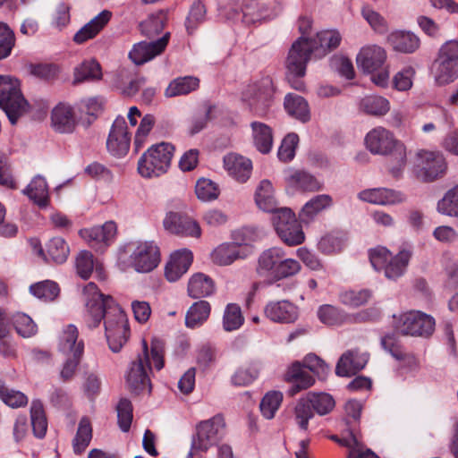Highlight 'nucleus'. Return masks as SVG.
Here are the masks:
<instances>
[{
    "label": "nucleus",
    "mask_w": 458,
    "mask_h": 458,
    "mask_svg": "<svg viewBox=\"0 0 458 458\" xmlns=\"http://www.w3.org/2000/svg\"><path fill=\"white\" fill-rule=\"evenodd\" d=\"M272 223L280 239L289 246L302 243L305 239L301 224L290 208H281L272 216Z\"/></svg>",
    "instance_id": "nucleus-13"
},
{
    "label": "nucleus",
    "mask_w": 458,
    "mask_h": 458,
    "mask_svg": "<svg viewBox=\"0 0 458 458\" xmlns=\"http://www.w3.org/2000/svg\"><path fill=\"white\" fill-rule=\"evenodd\" d=\"M30 291L34 296L45 301H53L59 294V287L53 281H43L32 284Z\"/></svg>",
    "instance_id": "nucleus-55"
},
{
    "label": "nucleus",
    "mask_w": 458,
    "mask_h": 458,
    "mask_svg": "<svg viewBox=\"0 0 458 458\" xmlns=\"http://www.w3.org/2000/svg\"><path fill=\"white\" fill-rule=\"evenodd\" d=\"M299 142V137L296 133L287 134L278 149V158L284 162L291 161L295 156V149Z\"/></svg>",
    "instance_id": "nucleus-64"
},
{
    "label": "nucleus",
    "mask_w": 458,
    "mask_h": 458,
    "mask_svg": "<svg viewBox=\"0 0 458 458\" xmlns=\"http://www.w3.org/2000/svg\"><path fill=\"white\" fill-rule=\"evenodd\" d=\"M333 203L332 197L328 194H320L310 199L301 208L300 218L302 222L309 223L320 211L329 208Z\"/></svg>",
    "instance_id": "nucleus-36"
},
{
    "label": "nucleus",
    "mask_w": 458,
    "mask_h": 458,
    "mask_svg": "<svg viewBox=\"0 0 458 458\" xmlns=\"http://www.w3.org/2000/svg\"><path fill=\"white\" fill-rule=\"evenodd\" d=\"M282 10V0H242V13L246 22L271 20Z\"/></svg>",
    "instance_id": "nucleus-15"
},
{
    "label": "nucleus",
    "mask_w": 458,
    "mask_h": 458,
    "mask_svg": "<svg viewBox=\"0 0 458 458\" xmlns=\"http://www.w3.org/2000/svg\"><path fill=\"white\" fill-rule=\"evenodd\" d=\"M46 248L48 258L56 264L64 263L70 253L68 244L61 237H54L49 240Z\"/></svg>",
    "instance_id": "nucleus-49"
},
{
    "label": "nucleus",
    "mask_w": 458,
    "mask_h": 458,
    "mask_svg": "<svg viewBox=\"0 0 458 458\" xmlns=\"http://www.w3.org/2000/svg\"><path fill=\"white\" fill-rule=\"evenodd\" d=\"M264 312L267 318L276 323H293L298 318L297 307L285 300L269 301Z\"/></svg>",
    "instance_id": "nucleus-26"
},
{
    "label": "nucleus",
    "mask_w": 458,
    "mask_h": 458,
    "mask_svg": "<svg viewBox=\"0 0 458 458\" xmlns=\"http://www.w3.org/2000/svg\"><path fill=\"white\" fill-rule=\"evenodd\" d=\"M118 262L123 267H132L139 273H148L160 262V251L152 241H136L120 249Z\"/></svg>",
    "instance_id": "nucleus-6"
},
{
    "label": "nucleus",
    "mask_w": 458,
    "mask_h": 458,
    "mask_svg": "<svg viewBox=\"0 0 458 458\" xmlns=\"http://www.w3.org/2000/svg\"><path fill=\"white\" fill-rule=\"evenodd\" d=\"M174 147L166 142L151 146L138 161V172L144 178L158 177L170 167Z\"/></svg>",
    "instance_id": "nucleus-9"
},
{
    "label": "nucleus",
    "mask_w": 458,
    "mask_h": 458,
    "mask_svg": "<svg viewBox=\"0 0 458 458\" xmlns=\"http://www.w3.org/2000/svg\"><path fill=\"white\" fill-rule=\"evenodd\" d=\"M16 332L22 337H30L37 333V325L25 313H17L13 318Z\"/></svg>",
    "instance_id": "nucleus-59"
},
{
    "label": "nucleus",
    "mask_w": 458,
    "mask_h": 458,
    "mask_svg": "<svg viewBox=\"0 0 458 458\" xmlns=\"http://www.w3.org/2000/svg\"><path fill=\"white\" fill-rule=\"evenodd\" d=\"M192 260V252L188 249L178 250L172 253L165 269L166 279L170 282L177 281L188 271Z\"/></svg>",
    "instance_id": "nucleus-22"
},
{
    "label": "nucleus",
    "mask_w": 458,
    "mask_h": 458,
    "mask_svg": "<svg viewBox=\"0 0 458 458\" xmlns=\"http://www.w3.org/2000/svg\"><path fill=\"white\" fill-rule=\"evenodd\" d=\"M199 86V80L194 76L179 77L173 80L165 89L167 98L186 95L196 90Z\"/></svg>",
    "instance_id": "nucleus-41"
},
{
    "label": "nucleus",
    "mask_w": 458,
    "mask_h": 458,
    "mask_svg": "<svg viewBox=\"0 0 458 458\" xmlns=\"http://www.w3.org/2000/svg\"><path fill=\"white\" fill-rule=\"evenodd\" d=\"M365 145L374 155L390 156V172L395 177L400 175L406 165V148L393 132L382 126L376 127L367 133Z\"/></svg>",
    "instance_id": "nucleus-4"
},
{
    "label": "nucleus",
    "mask_w": 458,
    "mask_h": 458,
    "mask_svg": "<svg viewBox=\"0 0 458 458\" xmlns=\"http://www.w3.org/2000/svg\"><path fill=\"white\" fill-rule=\"evenodd\" d=\"M387 40L395 51L401 53H413L420 47V38L410 31H394L388 35Z\"/></svg>",
    "instance_id": "nucleus-34"
},
{
    "label": "nucleus",
    "mask_w": 458,
    "mask_h": 458,
    "mask_svg": "<svg viewBox=\"0 0 458 458\" xmlns=\"http://www.w3.org/2000/svg\"><path fill=\"white\" fill-rule=\"evenodd\" d=\"M92 438V428L90 421L87 417L81 418L80 420L76 435L72 440L73 451L77 454H81L89 446Z\"/></svg>",
    "instance_id": "nucleus-47"
},
{
    "label": "nucleus",
    "mask_w": 458,
    "mask_h": 458,
    "mask_svg": "<svg viewBox=\"0 0 458 458\" xmlns=\"http://www.w3.org/2000/svg\"><path fill=\"white\" fill-rule=\"evenodd\" d=\"M394 329L403 335L428 337L435 331L433 317L421 311H410L394 316Z\"/></svg>",
    "instance_id": "nucleus-12"
},
{
    "label": "nucleus",
    "mask_w": 458,
    "mask_h": 458,
    "mask_svg": "<svg viewBox=\"0 0 458 458\" xmlns=\"http://www.w3.org/2000/svg\"><path fill=\"white\" fill-rule=\"evenodd\" d=\"M283 401V394L279 391H270L267 393L262 398L259 409L263 417L267 420H271L281 405Z\"/></svg>",
    "instance_id": "nucleus-51"
},
{
    "label": "nucleus",
    "mask_w": 458,
    "mask_h": 458,
    "mask_svg": "<svg viewBox=\"0 0 458 458\" xmlns=\"http://www.w3.org/2000/svg\"><path fill=\"white\" fill-rule=\"evenodd\" d=\"M382 347L394 359L401 360L409 369H415L419 366L418 360L411 353H406L398 344L394 335H386L381 339Z\"/></svg>",
    "instance_id": "nucleus-33"
},
{
    "label": "nucleus",
    "mask_w": 458,
    "mask_h": 458,
    "mask_svg": "<svg viewBox=\"0 0 458 458\" xmlns=\"http://www.w3.org/2000/svg\"><path fill=\"white\" fill-rule=\"evenodd\" d=\"M310 372L319 377H325L328 372V367L324 360L313 353L304 358L303 365L295 362L288 369L285 378L292 383L288 390L289 395L293 396L314 385L315 379Z\"/></svg>",
    "instance_id": "nucleus-7"
},
{
    "label": "nucleus",
    "mask_w": 458,
    "mask_h": 458,
    "mask_svg": "<svg viewBox=\"0 0 458 458\" xmlns=\"http://www.w3.org/2000/svg\"><path fill=\"white\" fill-rule=\"evenodd\" d=\"M437 210L443 215L458 216V184L450 189L438 201Z\"/></svg>",
    "instance_id": "nucleus-53"
},
{
    "label": "nucleus",
    "mask_w": 458,
    "mask_h": 458,
    "mask_svg": "<svg viewBox=\"0 0 458 458\" xmlns=\"http://www.w3.org/2000/svg\"><path fill=\"white\" fill-rule=\"evenodd\" d=\"M215 291L213 280L202 274L193 275L188 284V293L191 298L198 299L208 296Z\"/></svg>",
    "instance_id": "nucleus-39"
},
{
    "label": "nucleus",
    "mask_w": 458,
    "mask_h": 458,
    "mask_svg": "<svg viewBox=\"0 0 458 458\" xmlns=\"http://www.w3.org/2000/svg\"><path fill=\"white\" fill-rule=\"evenodd\" d=\"M255 202L259 209L272 213V216L280 209L275 196L274 188L268 180H262L255 192Z\"/></svg>",
    "instance_id": "nucleus-31"
},
{
    "label": "nucleus",
    "mask_w": 458,
    "mask_h": 458,
    "mask_svg": "<svg viewBox=\"0 0 458 458\" xmlns=\"http://www.w3.org/2000/svg\"><path fill=\"white\" fill-rule=\"evenodd\" d=\"M319 320L329 326L339 325L345 321V314L338 308L332 305H322L318 310Z\"/></svg>",
    "instance_id": "nucleus-57"
},
{
    "label": "nucleus",
    "mask_w": 458,
    "mask_h": 458,
    "mask_svg": "<svg viewBox=\"0 0 458 458\" xmlns=\"http://www.w3.org/2000/svg\"><path fill=\"white\" fill-rule=\"evenodd\" d=\"M244 322L242 310L235 303L226 305L223 315V328L226 332H232L239 329Z\"/></svg>",
    "instance_id": "nucleus-50"
},
{
    "label": "nucleus",
    "mask_w": 458,
    "mask_h": 458,
    "mask_svg": "<svg viewBox=\"0 0 458 458\" xmlns=\"http://www.w3.org/2000/svg\"><path fill=\"white\" fill-rule=\"evenodd\" d=\"M0 399L7 406L13 409L25 407L29 403L28 396L20 390L9 387L4 380L0 377Z\"/></svg>",
    "instance_id": "nucleus-45"
},
{
    "label": "nucleus",
    "mask_w": 458,
    "mask_h": 458,
    "mask_svg": "<svg viewBox=\"0 0 458 458\" xmlns=\"http://www.w3.org/2000/svg\"><path fill=\"white\" fill-rule=\"evenodd\" d=\"M273 83L270 78L248 85L242 93V102L254 115L265 116L273 101Z\"/></svg>",
    "instance_id": "nucleus-10"
},
{
    "label": "nucleus",
    "mask_w": 458,
    "mask_h": 458,
    "mask_svg": "<svg viewBox=\"0 0 458 458\" xmlns=\"http://www.w3.org/2000/svg\"><path fill=\"white\" fill-rule=\"evenodd\" d=\"M15 45L13 30L4 22L0 21V60L8 57Z\"/></svg>",
    "instance_id": "nucleus-58"
},
{
    "label": "nucleus",
    "mask_w": 458,
    "mask_h": 458,
    "mask_svg": "<svg viewBox=\"0 0 458 458\" xmlns=\"http://www.w3.org/2000/svg\"><path fill=\"white\" fill-rule=\"evenodd\" d=\"M371 298V292L367 289L359 291L350 290L340 294V301L343 304L350 307H359L369 301Z\"/></svg>",
    "instance_id": "nucleus-60"
},
{
    "label": "nucleus",
    "mask_w": 458,
    "mask_h": 458,
    "mask_svg": "<svg viewBox=\"0 0 458 458\" xmlns=\"http://www.w3.org/2000/svg\"><path fill=\"white\" fill-rule=\"evenodd\" d=\"M435 81L439 85L454 81L458 76V41H446L433 64Z\"/></svg>",
    "instance_id": "nucleus-11"
},
{
    "label": "nucleus",
    "mask_w": 458,
    "mask_h": 458,
    "mask_svg": "<svg viewBox=\"0 0 458 458\" xmlns=\"http://www.w3.org/2000/svg\"><path fill=\"white\" fill-rule=\"evenodd\" d=\"M75 267L80 277L82 279L89 278L95 267L92 253L88 250H81L77 255Z\"/></svg>",
    "instance_id": "nucleus-63"
},
{
    "label": "nucleus",
    "mask_w": 458,
    "mask_h": 458,
    "mask_svg": "<svg viewBox=\"0 0 458 458\" xmlns=\"http://www.w3.org/2000/svg\"><path fill=\"white\" fill-rule=\"evenodd\" d=\"M411 257V252L405 249L400 250L394 257H392L383 269L386 277L389 280H396L403 276Z\"/></svg>",
    "instance_id": "nucleus-37"
},
{
    "label": "nucleus",
    "mask_w": 458,
    "mask_h": 458,
    "mask_svg": "<svg viewBox=\"0 0 458 458\" xmlns=\"http://www.w3.org/2000/svg\"><path fill=\"white\" fill-rule=\"evenodd\" d=\"M30 200L41 208H47L49 203V191L47 182L42 175H36L30 182L21 191Z\"/></svg>",
    "instance_id": "nucleus-30"
},
{
    "label": "nucleus",
    "mask_w": 458,
    "mask_h": 458,
    "mask_svg": "<svg viewBox=\"0 0 458 458\" xmlns=\"http://www.w3.org/2000/svg\"><path fill=\"white\" fill-rule=\"evenodd\" d=\"M78 335L77 327L74 325H68L60 337L59 350L66 355L81 357L84 344L82 341H78Z\"/></svg>",
    "instance_id": "nucleus-32"
},
{
    "label": "nucleus",
    "mask_w": 458,
    "mask_h": 458,
    "mask_svg": "<svg viewBox=\"0 0 458 458\" xmlns=\"http://www.w3.org/2000/svg\"><path fill=\"white\" fill-rule=\"evenodd\" d=\"M386 59L384 48L378 46L362 47L357 55V65L366 72H375L381 69Z\"/></svg>",
    "instance_id": "nucleus-23"
},
{
    "label": "nucleus",
    "mask_w": 458,
    "mask_h": 458,
    "mask_svg": "<svg viewBox=\"0 0 458 458\" xmlns=\"http://www.w3.org/2000/svg\"><path fill=\"white\" fill-rule=\"evenodd\" d=\"M252 130L253 142L257 149L267 154L273 146V135L271 128L259 122H253L250 124Z\"/></svg>",
    "instance_id": "nucleus-38"
},
{
    "label": "nucleus",
    "mask_w": 458,
    "mask_h": 458,
    "mask_svg": "<svg viewBox=\"0 0 458 458\" xmlns=\"http://www.w3.org/2000/svg\"><path fill=\"white\" fill-rule=\"evenodd\" d=\"M30 420L33 434L38 438H43L47 429V421L43 403L40 400H32L30 405Z\"/></svg>",
    "instance_id": "nucleus-44"
},
{
    "label": "nucleus",
    "mask_w": 458,
    "mask_h": 458,
    "mask_svg": "<svg viewBox=\"0 0 458 458\" xmlns=\"http://www.w3.org/2000/svg\"><path fill=\"white\" fill-rule=\"evenodd\" d=\"M131 137L127 131V125L123 117H117L111 128L106 147L109 152L115 157H123L130 148Z\"/></svg>",
    "instance_id": "nucleus-18"
},
{
    "label": "nucleus",
    "mask_w": 458,
    "mask_h": 458,
    "mask_svg": "<svg viewBox=\"0 0 458 458\" xmlns=\"http://www.w3.org/2000/svg\"><path fill=\"white\" fill-rule=\"evenodd\" d=\"M225 426L224 418L220 414L198 423L196 433L192 437L191 450L186 458H202L200 454L216 445L222 438ZM217 458H233L231 446L228 445H220Z\"/></svg>",
    "instance_id": "nucleus-5"
},
{
    "label": "nucleus",
    "mask_w": 458,
    "mask_h": 458,
    "mask_svg": "<svg viewBox=\"0 0 458 458\" xmlns=\"http://www.w3.org/2000/svg\"><path fill=\"white\" fill-rule=\"evenodd\" d=\"M369 360L365 352L349 350L342 354L336 367L335 373L340 377H350L361 370Z\"/></svg>",
    "instance_id": "nucleus-24"
},
{
    "label": "nucleus",
    "mask_w": 458,
    "mask_h": 458,
    "mask_svg": "<svg viewBox=\"0 0 458 458\" xmlns=\"http://www.w3.org/2000/svg\"><path fill=\"white\" fill-rule=\"evenodd\" d=\"M163 224L165 230L174 234L192 237H199L200 235V228L198 223L179 213H167Z\"/></svg>",
    "instance_id": "nucleus-21"
},
{
    "label": "nucleus",
    "mask_w": 458,
    "mask_h": 458,
    "mask_svg": "<svg viewBox=\"0 0 458 458\" xmlns=\"http://www.w3.org/2000/svg\"><path fill=\"white\" fill-rule=\"evenodd\" d=\"M0 107L10 123L15 124L30 107L21 90L19 80L10 75H0Z\"/></svg>",
    "instance_id": "nucleus-8"
},
{
    "label": "nucleus",
    "mask_w": 458,
    "mask_h": 458,
    "mask_svg": "<svg viewBox=\"0 0 458 458\" xmlns=\"http://www.w3.org/2000/svg\"><path fill=\"white\" fill-rule=\"evenodd\" d=\"M224 167L234 180L245 182L250 177L252 162L245 157L230 153L224 157Z\"/></svg>",
    "instance_id": "nucleus-25"
},
{
    "label": "nucleus",
    "mask_w": 458,
    "mask_h": 458,
    "mask_svg": "<svg viewBox=\"0 0 458 458\" xmlns=\"http://www.w3.org/2000/svg\"><path fill=\"white\" fill-rule=\"evenodd\" d=\"M252 252L253 248L250 244L226 242L220 244L214 250L212 259L219 266H228L237 259L249 257Z\"/></svg>",
    "instance_id": "nucleus-17"
},
{
    "label": "nucleus",
    "mask_w": 458,
    "mask_h": 458,
    "mask_svg": "<svg viewBox=\"0 0 458 458\" xmlns=\"http://www.w3.org/2000/svg\"><path fill=\"white\" fill-rule=\"evenodd\" d=\"M78 120L74 108L65 103H59L51 112V126L56 132L72 133Z\"/></svg>",
    "instance_id": "nucleus-20"
},
{
    "label": "nucleus",
    "mask_w": 458,
    "mask_h": 458,
    "mask_svg": "<svg viewBox=\"0 0 458 458\" xmlns=\"http://www.w3.org/2000/svg\"><path fill=\"white\" fill-rule=\"evenodd\" d=\"M80 236L96 250L107 246L116 234V225L113 221L106 222L99 226L85 228L80 231Z\"/></svg>",
    "instance_id": "nucleus-19"
},
{
    "label": "nucleus",
    "mask_w": 458,
    "mask_h": 458,
    "mask_svg": "<svg viewBox=\"0 0 458 458\" xmlns=\"http://www.w3.org/2000/svg\"><path fill=\"white\" fill-rule=\"evenodd\" d=\"M345 241L342 233H330L320 239L318 248L324 254L336 253L343 250Z\"/></svg>",
    "instance_id": "nucleus-54"
},
{
    "label": "nucleus",
    "mask_w": 458,
    "mask_h": 458,
    "mask_svg": "<svg viewBox=\"0 0 458 458\" xmlns=\"http://www.w3.org/2000/svg\"><path fill=\"white\" fill-rule=\"evenodd\" d=\"M284 256H286L284 250L278 247L264 250L258 259L257 273L261 276L274 277Z\"/></svg>",
    "instance_id": "nucleus-28"
},
{
    "label": "nucleus",
    "mask_w": 458,
    "mask_h": 458,
    "mask_svg": "<svg viewBox=\"0 0 458 458\" xmlns=\"http://www.w3.org/2000/svg\"><path fill=\"white\" fill-rule=\"evenodd\" d=\"M210 310V304L207 301L194 302L186 313V327L190 328L199 327L208 318Z\"/></svg>",
    "instance_id": "nucleus-43"
},
{
    "label": "nucleus",
    "mask_w": 458,
    "mask_h": 458,
    "mask_svg": "<svg viewBox=\"0 0 458 458\" xmlns=\"http://www.w3.org/2000/svg\"><path fill=\"white\" fill-rule=\"evenodd\" d=\"M284 108L289 115L307 123L310 119V112L308 102L301 96L289 93L284 98Z\"/></svg>",
    "instance_id": "nucleus-35"
},
{
    "label": "nucleus",
    "mask_w": 458,
    "mask_h": 458,
    "mask_svg": "<svg viewBox=\"0 0 458 458\" xmlns=\"http://www.w3.org/2000/svg\"><path fill=\"white\" fill-rule=\"evenodd\" d=\"M361 15L375 32L385 34L388 30L386 20L372 7L369 5L363 6Z\"/></svg>",
    "instance_id": "nucleus-56"
},
{
    "label": "nucleus",
    "mask_w": 458,
    "mask_h": 458,
    "mask_svg": "<svg viewBox=\"0 0 458 458\" xmlns=\"http://www.w3.org/2000/svg\"><path fill=\"white\" fill-rule=\"evenodd\" d=\"M166 22V15L160 11L150 14L140 23L141 34L151 38L157 36L164 29Z\"/></svg>",
    "instance_id": "nucleus-48"
},
{
    "label": "nucleus",
    "mask_w": 458,
    "mask_h": 458,
    "mask_svg": "<svg viewBox=\"0 0 458 458\" xmlns=\"http://www.w3.org/2000/svg\"><path fill=\"white\" fill-rule=\"evenodd\" d=\"M358 198L362 201L377 205L395 204L403 202L405 199L404 195L401 192L386 188H375L361 191L358 194Z\"/></svg>",
    "instance_id": "nucleus-27"
},
{
    "label": "nucleus",
    "mask_w": 458,
    "mask_h": 458,
    "mask_svg": "<svg viewBox=\"0 0 458 458\" xmlns=\"http://www.w3.org/2000/svg\"><path fill=\"white\" fill-rule=\"evenodd\" d=\"M73 83L99 80L102 76L100 64L94 59L82 62L74 69Z\"/></svg>",
    "instance_id": "nucleus-46"
},
{
    "label": "nucleus",
    "mask_w": 458,
    "mask_h": 458,
    "mask_svg": "<svg viewBox=\"0 0 458 458\" xmlns=\"http://www.w3.org/2000/svg\"><path fill=\"white\" fill-rule=\"evenodd\" d=\"M111 16V12L107 10L99 13L75 33L73 37L74 42L83 44L89 39L95 38L108 23Z\"/></svg>",
    "instance_id": "nucleus-29"
},
{
    "label": "nucleus",
    "mask_w": 458,
    "mask_h": 458,
    "mask_svg": "<svg viewBox=\"0 0 458 458\" xmlns=\"http://www.w3.org/2000/svg\"><path fill=\"white\" fill-rule=\"evenodd\" d=\"M163 344L157 339L151 342L150 352L145 340L142 341V352L137 359L130 364L126 374V383L131 392L136 394H149L151 391L148 372L151 371V362L156 369L160 370L164 367Z\"/></svg>",
    "instance_id": "nucleus-3"
},
{
    "label": "nucleus",
    "mask_w": 458,
    "mask_h": 458,
    "mask_svg": "<svg viewBox=\"0 0 458 458\" xmlns=\"http://www.w3.org/2000/svg\"><path fill=\"white\" fill-rule=\"evenodd\" d=\"M414 165L418 177L428 182L437 179L446 169L443 155L423 149L417 152Z\"/></svg>",
    "instance_id": "nucleus-14"
},
{
    "label": "nucleus",
    "mask_w": 458,
    "mask_h": 458,
    "mask_svg": "<svg viewBox=\"0 0 458 458\" xmlns=\"http://www.w3.org/2000/svg\"><path fill=\"white\" fill-rule=\"evenodd\" d=\"M307 399L312 409L319 415H325L330 412L335 407L334 398L326 393H309Z\"/></svg>",
    "instance_id": "nucleus-52"
},
{
    "label": "nucleus",
    "mask_w": 458,
    "mask_h": 458,
    "mask_svg": "<svg viewBox=\"0 0 458 458\" xmlns=\"http://www.w3.org/2000/svg\"><path fill=\"white\" fill-rule=\"evenodd\" d=\"M207 20V7L201 0H195L190 6L185 19V29L189 35H192L197 29Z\"/></svg>",
    "instance_id": "nucleus-42"
},
{
    "label": "nucleus",
    "mask_w": 458,
    "mask_h": 458,
    "mask_svg": "<svg viewBox=\"0 0 458 458\" xmlns=\"http://www.w3.org/2000/svg\"><path fill=\"white\" fill-rule=\"evenodd\" d=\"M83 296L87 326L95 328L104 319L109 348L114 352H120L129 337V325L125 313L112 296L100 293L92 282L83 288Z\"/></svg>",
    "instance_id": "nucleus-1"
},
{
    "label": "nucleus",
    "mask_w": 458,
    "mask_h": 458,
    "mask_svg": "<svg viewBox=\"0 0 458 458\" xmlns=\"http://www.w3.org/2000/svg\"><path fill=\"white\" fill-rule=\"evenodd\" d=\"M341 42V35L337 30H323L317 33L315 38L309 40L300 37L289 50L286 67L297 75H305L306 66L311 55L321 58L329 51L336 48Z\"/></svg>",
    "instance_id": "nucleus-2"
},
{
    "label": "nucleus",
    "mask_w": 458,
    "mask_h": 458,
    "mask_svg": "<svg viewBox=\"0 0 458 458\" xmlns=\"http://www.w3.org/2000/svg\"><path fill=\"white\" fill-rule=\"evenodd\" d=\"M291 182L294 186L308 191H318L321 188L320 182L313 175L302 171L292 174Z\"/></svg>",
    "instance_id": "nucleus-61"
},
{
    "label": "nucleus",
    "mask_w": 458,
    "mask_h": 458,
    "mask_svg": "<svg viewBox=\"0 0 458 458\" xmlns=\"http://www.w3.org/2000/svg\"><path fill=\"white\" fill-rule=\"evenodd\" d=\"M169 38L170 32H165L157 40L139 42L130 51L129 57L135 64H143L160 55L165 49Z\"/></svg>",
    "instance_id": "nucleus-16"
},
{
    "label": "nucleus",
    "mask_w": 458,
    "mask_h": 458,
    "mask_svg": "<svg viewBox=\"0 0 458 458\" xmlns=\"http://www.w3.org/2000/svg\"><path fill=\"white\" fill-rule=\"evenodd\" d=\"M118 425L122 431L127 432L132 421V405L130 400L122 398L116 407Z\"/></svg>",
    "instance_id": "nucleus-62"
},
{
    "label": "nucleus",
    "mask_w": 458,
    "mask_h": 458,
    "mask_svg": "<svg viewBox=\"0 0 458 458\" xmlns=\"http://www.w3.org/2000/svg\"><path fill=\"white\" fill-rule=\"evenodd\" d=\"M360 107L367 114L381 117L389 112L390 102L384 97L370 95L360 100Z\"/></svg>",
    "instance_id": "nucleus-40"
}]
</instances>
